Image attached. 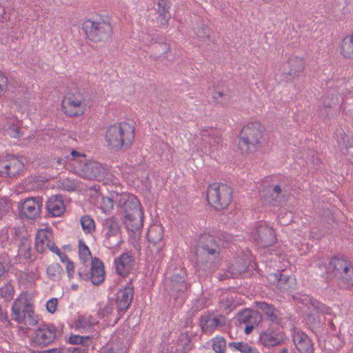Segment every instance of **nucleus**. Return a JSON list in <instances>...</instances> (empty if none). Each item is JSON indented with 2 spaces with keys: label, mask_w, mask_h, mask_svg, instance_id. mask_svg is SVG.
<instances>
[{
  "label": "nucleus",
  "mask_w": 353,
  "mask_h": 353,
  "mask_svg": "<svg viewBox=\"0 0 353 353\" xmlns=\"http://www.w3.org/2000/svg\"><path fill=\"white\" fill-rule=\"evenodd\" d=\"M319 269L317 274L325 276L327 279H334L341 288L348 289L353 286V265L350 261L334 257L328 266L319 263Z\"/></svg>",
  "instance_id": "f257e3e1"
},
{
  "label": "nucleus",
  "mask_w": 353,
  "mask_h": 353,
  "mask_svg": "<svg viewBox=\"0 0 353 353\" xmlns=\"http://www.w3.org/2000/svg\"><path fill=\"white\" fill-rule=\"evenodd\" d=\"M134 139V128L128 123L121 122L107 128L105 139L107 145L116 151L127 150Z\"/></svg>",
  "instance_id": "f03ea898"
},
{
  "label": "nucleus",
  "mask_w": 353,
  "mask_h": 353,
  "mask_svg": "<svg viewBox=\"0 0 353 353\" xmlns=\"http://www.w3.org/2000/svg\"><path fill=\"white\" fill-rule=\"evenodd\" d=\"M119 207L129 230H139L143 223V212L139 199L132 194H123L119 201Z\"/></svg>",
  "instance_id": "7ed1b4c3"
},
{
  "label": "nucleus",
  "mask_w": 353,
  "mask_h": 353,
  "mask_svg": "<svg viewBox=\"0 0 353 353\" xmlns=\"http://www.w3.org/2000/svg\"><path fill=\"white\" fill-rule=\"evenodd\" d=\"M101 226L104 247L113 250L119 248L123 243L122 223L118 217L111 216L103 219Z\"/></svg>",
  "instance_id": "20e7f679"
},
{
  "label": "nucleus",
  "mask_w": 353,
  "mask_h": 353,
  "mask_svg": "<svg viewBox=\"0 0 353 353\" xmlns=\"http://www.w3.org/2000/svg\"><path fill=\"white\" fill-rule=\"evenodd\" d=\"M264 131L263 126L258 122H252L244 126L241 130L239 148L242 153L252 152L260 143Z\"/></svg>",
  "instance_id": "39448f33"
},
{
  "label": "nucleus",
  "mask_w": 353,
  "mask_h": 353,
  "mask_svg": "<svg viewBox=\"0 0 353 353\" xmlns=\"http://www.w3.org/2000/svg\"><path fill=\"white\" fill-rule=\"evenodd\" d=\"M82 30L87 38L93 42L105 41L112 33V27L110 21L102 19L85 20L82 25Z\"/></svg>",
  "instance_id": "423d86ee"
},
{
  "label": "nucleus",
  "mask_w": 353,
  "mask_h": 353,
  "mask_svg": "<svg viewBox=\"0 0 353 353\" xmlns=\"http://www.w3.org/2000/svg\"><path fill=\"white\" fill-rule=\"evenodd\" d=\"M12 316L18 323L26 325H35L39 322L38 316L35 314L32 305L26 296L14 300L12 305Z\"/></svg>",
  "instance_id": "0eeeda50"
},
{
  "label": "nucleus",
  "mask_w": 353,
  "mask_h": 353,
  "mask_svg": "<svg viewBox=\"0 0 353 353\" xmlns=\"http://www.w3.org/2000/svg\"><path fill=\"white\" fill-rule=\"evenodd\" d=\"M232 190L224 183H214L208 188L207 199L210 205L216 210L226 208L232 201Z\"/></svg>",
  "instance_id": "6e6552de"
},
{
  "label": "nucleus",
  "mask_w": 353,
  "mask_h": 353,
  "mask_svg": "<svg viewBox=\"0 0 353 353\" xmlns=\"http://www.w3.org/2000/svg\"><path fill=\"white\" fill-rule=\"evenodd\" d=\"M220 248L214 236L204 234L200 237L196 248L198 263H213L219 258Z\"/></svg>",
  "instance_id": "1a4fd4ad"
},
{
  "label": "nucleus",
  "mask_w": 353,
  "mask_h": 353,
  "mask_svg": "<svg viewBox=\"0 0 353 353\" xmlns=\"http://www.w3.org/2000/svg\"><path fill=\"white\" fill-rule=\"evenodd\" d=\"M86 105L87 96L80 91L68 93L62 100L63 111L70 117L82 115Z\"/></svg>",
  "instance_id": "9d476101"
},
{
  "label": "nucleus",
  "mask_w": 353,
  "mask_h": 353,
  "mask_svg": "<svg viewBox=\"0 0 353 353\" xmlns=\"http://www.w3.org/2000/svg\"><path fill=\"white\" fill-rule=\"evenodd\" d=\"M78 274L80 278L85 281H90L94 285H99L105 280V272L103 263L98 258L91 260L90 268L85 265L78 270Z\"/></svg>",
  "instance_id": "9b49d317"
},
{
  "label": "nucleus",
  "mask_w": 353,
  "mask_h": 353,
  "mask_svg": "<svg viewBox=\"0 0 353 353\" xmlns=\"http://www.w3.org/2000/svg\"><path fill=\"white\" fill-rule=\"evenodd\" d=\"M23 162L19 157L8 156L0 159V176L15 177L23 171Z\"/></svg>",
  "instance_id": "f8f14e48"
},
{
  "label": "nucleus",
  "mask_w": 353,
  "mask_h": 353,
  "mask_svg": "<svg viewBox=\"0 0 353 353\" xmlns=\"http://www.w3.org/2000/svg\"><path fill=\"white\" fill-rule=\"evenodd\" d=\"M253 239L259 247L266 248L272 245L276 242V235L272 228L261 222L256 227Z\"/></svg>",
  "instance_id": "ddd939ff"
},
{
  "label": "nucleus",
  "mask_w": 353,
  "mask_h": 353,
  "mask_svg": "<svg viewBox=\"0 0 353 353\" xmlns=\"http://www.w3.org/2000/svg\"><path fill=\"white\" fill-rule=\"evenodd\" d=\"M57 328L54 325H43L36 331L34 343L40 347L51 344L57 336Z\"/></svg>",
  "instance_id": "4468645a"
},
{
  "label": "nucleus",
  "mask_w": 353,
  "mask_h": 353,
  "mask_svg": "<svg viewBox=\"0 0 353 353\" xmlns=\"http://www.w3.org/2000/svg\"><path fill=\"white\" fill-rule=\"evenodd\" d=\"M134 296V288L126 286L121 288L116 294V305L119 318H121L128 310Z\"/></svg>",
  "instance_id": "2eb2a0df"
},
{
  "label": "nucleus",
  "mask_w": 353,
  "mask_h": 353,
  "mask_svg": "<svg viewBox=\"0 0 353 353\" xmlns=\"http://www.w3.org/2000/svg\"><path fill=\"white\" fill-rule=\"evenodd\" d=\"M163 236V230L159 225L150 227L147 234L148 241L152 244V250L156 251V256L158 259H161L163 257L161 251L165 246Z\"/></svg>",
  "instance_id": "dca6fc26"
},
{
  "label": "nucleus",
  "mask_w": 353,
  "mask_h": 353,
  "mask_svg": "<svg viewBox=\"0 0 353 353\" xmlns=\"http://www.w3.org/2000/svg\"><path fill=\"white\" fill-rule=\"evenodd\" d=\"M225 324V318L222 315H215L212 313L203 314L200 317L199 326L203 332H212Z\"/></svg>",
  "instance_id": "f3484780"
},
{
  "label": "nucleus",
  "mask_w": 353,
  "mask_h": 353,
  "mask_svg": "<svg viewBox=\"0 0 353 353\" xmlns=\"http://www.w3.org/2000/svg\"><path fill=\"white\" fill-rule=\"evenodd\" d=\"M268 191L270 194L265 199L273 205L285 202L290 194V188L283 183L270 186Z\"/></svg>",
  "instance_id": "a211bd4d"
},
{
  "label": "nucleus",
  "mask_w": 353,
  "mask_h": 353,
  "mask_svg": "<svg viewBox=\"0 0 353 353\" xmlns=\"http://www.w3.org/2000/svg\"><path fill=\"white\" fill-rule=\"evenodd\" d=\"M292 340L300 353H314V344L310 338L303 332L294 330Z\"/></svg>",
  "instance_id": "6ab92c4d"
},
{
  "label": "nucleus",
  "mask_w": 353,
  "mask_h": 353,
  "mask_svg": "<svg viewBox=\"0 0 353 353\" xmlns=\"http://www.w3.org/2000/svg\"><path fill=\"white\" fill-rule=\"evenodd\" d=\"M106 168L97 161H91L85 163L81 172L82 175L88 179L101 180L105 177Z\"/></svg>",
  "instance_id": "aec40b11"
},
{
  "label": "nucleus",
  "mask_w": 353,
  "mask_h": 353,
  "mask_svg": "<svg viewBox=\"0 0 353 353\" xmlns=\"http://www.w3.org/2000/svg\"><path fill=\"white\" fill-rule=\"evenodd\" d=\"M41 206L42 202L39 197L28 198L23 201L21 212L28 219H34L39 215Z\"/></svg>",
  "instance_id": "412c9836"
},
{
  "label": "nucleus",
  "mask_w": 353,
  "mask_h": 353,
  "mask_svg": "<svg viewBox=\"0 0 353 353\" xmlns=\"http://www.w3.org/2000/svg\"><path fill=\"white\" fill-rule=\"evenodd\" d=\"M196 145L198 148H202L205 144H210L211 140L219 143L221 138L218 136V132L212 128H203L199 132L196 134Z\"/></svg>",
  "instance_id": "4be33fe9"
},
{
  "label": "nucleus",
  "mask_w": 353,
  "mask_h": 353,
  "mask_svg": "<svg viewBox=\"0 0 353 353\" xmlns=\"http://www.w3.org/2000/svg\"><path fill=\"white\" fill-rule=\"evenodd\" d=\"M46 209L52 216H61L65 211L63 196L59 194L51 196L46 203Z\"/></svg>",
  "instance_id": "5701e85b"
},
{
  "label": "nucleus",
  "mask_w": 353,
  "mask_h": 353,
  "mask_svg": "<svg viewBox=\"0 0 353 353\" xmlns=\"http://www.w3.org/2000/svg\"><path fill=\"white\" fill-rule=\"evenodd\" d=\"M133 256L128 252L123 253L115 259V268L118 274L125 276L129 274L132 268Z\"/></svg>",
  "instance_id": "b1692460"
},
{
  "label": "nucleus",
  "mask_w": 353,
  "mask_h": 353,
  "mask_svg": "<svg viewBox=\"0 0 353 353\" xmlns=\"http://www.w3.org/2000/svg\"><path fill=\"white\" fill-rule=\"evenodd\" d=\"M289 71L285 77L288 81H290L300 76L304 70L305 62L302 58L297 57H291L288 60Z\"/></svg>",
  "instance_id": "393cba45"
},
{
  "label": "nucleus",
  "mask_w": 353,
  "mask_h": 353,
  "mask_svg": "<svg viewBox=\"0 0 353 353\" xmlns=\"http://www.w3.org/2000/svg\"><path fill=\"white\" fill-rule=\"evenodd\" d=\"M256 307L265 316L268 321L275 323L281 321V313L275 307L264 301L256 302Z\"/></svg>",
  "instance_id": "a878e982"
},
{
  "label": "nucleus",
  "mask_w": 353,
  "mask_h": 353,
  "mask_svg": "<svg viewBox=\"0 0 353 353\" xmlns=\"http://www.w3.org/2000/svg\"><path fill=\"white\" fill-rule=\"evenodd\" d=\"M259 339L265 346H276L283 341L284 336L282 332L267 330L260 334Z\"/></svg>",
  "instance_id": "bb28decb"
},
{
  "label": "nucleus",
  "mask_w": 353,
  "mask_h": 353,
  "mask_svg": "<svg viewBox=\"0 0 353 353\" xmlns=\"http://www.w3.org/2000/svg\"><path fill=\"white\" fill-rule=\"evenodd\" d=\"M116 337L120 343V347H112L108 349L106 353H125V350L130 346L131 336L128 331H118Z\"/></svg>",
  "instance_id": "cd10ccee"
},
{
  "label": "nucleus",
  "mask_w": 353,
  "mask_h": 353,
  "mask_svg": "<svg viewBox=\"0 0 353 353\" xmlns=\"http://www.w3.org/2000/svg\"><path fill=\"white\" fill-rule=\"evenodd\" d=\"M185 273L174 274L166 281L165 285L170 288V290L176 292L185 291L188 285L185 281Z\"/></svg>",
  "instance_id": "c85d7f7f"
},
{
  "label": "nucleus",
  "mask_w": 353,
  "mask_h": 353,
  "mask_svg": "<svg viewBox=\"0 0 353 353\" xmlns=\"http://www.w3.org/2000/svg\"><path fill=\"white\" fill-rule=\"evenodd\" d=\"M52 238V234L48 228L41 229L38 230L35 238V248L39 253H43L46 251L48 242Z\"/></svg>",
  "instance_id": "c756f323"
},
{
  "label": "nucleus",
  "mask_w": 353,
  "mask_h": 353,
  "mask_svg": "<svg viewBox=\"0 0 353 353\" xmlns=\"http://www.w3.org/2000/svg\"><path fill=\"white\" fill-rule=\"evenodd\" d=\"M150 44L153 46V50L155 51L157 57H161L166 55L168 52L170 50V46L166 42L163 41V39L157 34L152 35L150 40Z\"/></svg>",
  "instance_id": "7c9ffc66"
},
{
  "label": "nucleus",
  "mask_w": 353,
  "mask_h": 353,
  "mask_svg": "<svg viewBox=\"0 0 353 353\" xmlns=\"http://www.w3.org/2000/svg\"><path fill=\"white\" fill-rule=\"evenodd\" d=\"M340 52L344 58L353 59V33L347 34L342 40Z\"/></svg>",
  "instance_id": "2f4dec72"
},
{
  "label": "nucleus",
  "mask_w": 353,
  "mask_h": 353,
  "mask_svg": "<svg viewBox=\"0 0 353 353\" xmlns=\"http://www.w3.org/2000/svg\"><path fill=\"white\" fill-rule=\"evenodd\" d=\"M57 187L63 191L74 192L79 188V183L69 177H62L57 181Z\"/></svg>",
  "instance_id": "473e14b6"
},
{
  "label": "nucleus",
  "mask_w": 353,
  "mask_h": 353,
  "mask_svg": "<svg viewBox=\"0 0 353 353\" xmlns=\"http://www.w3.org/2000/svg\"><path fill=\"white\" fill-rule=\"evenodd\" d=\"M158 7L159 17L157 21L161 26H167L169 19V17L167 14L170 8L168 3L166 0H159Z\"/></svg>",
  "instance_id": "72a5a7b5"
},
{
  "label": "nucleus",
  "mask_w": 353,
  "mask_h": 353,
  "mask_svg": "<svg viewBox=\"0 0 353 353\" xmlns=\"http://www.w3.org/2000/svg\"><path fill=\"white\" fill-rule=\"evenodd\" d=\"M279 278L276 287L281 291H291L294 289L295 278L294 276L281 274Z\"/></svg>",
  "instance_id": "f704fd0d"
},
{
  "label": "nucleus",
  "mask_w": 353,
  "mask_h": 353,
  "mask_svg": "<svg viewBox=\"0 0 353 353\" xmlns=\"http://www.w3.org/2000/svg\"><path fill=\"white\" fill-rule=\"evenodd\" d=\"M18 255L26 260L31 259V241L29 238L22 239L18 246Z\"/></svg>",
  "instance_id": "c9c22d12"
},
{
  "label": "nucleus",
  "mask_w": 353,
  "mask_h": 353,
  "mask_svg": "<svg viewBox=\"0 0 353 353\" xmlns=\"http://www.w3.org/2000/svg\"><path fill=\"white\" fill-rule=\"evenodd\" d=\"M213 99L214 101L223 105L228 106L232 103V95L230 92H221V91H214L213 92Z\"/></svg>",
  "instance_id": "e433bc0d"
},
{
  "label": "nucleus",
  "mask_w": 353,
  "mask_h": 353,
  "mask_svg": "<svg viewBox=\"0 0 353 353\" xmlns=\"http://www.w3.org/2000/svg\"><path fill=\"white\" fill-rule=\"evenodd\" d=\"M238 319L241 323L248 324L253 321L259 322L261 317L256 312L244 311L239 314Z\"/></svg>",
  "instance_id": "4c0bfd02"
},
{
  "label": "nucleus",
  "mask_w": 353,
  "mask_h": 353,
  "mask_svg": "<svg viewBox=\"0 0 353 353\" xmlns=\"http://www.w3.org/2000/svg\"><path fill=\"white\" fill-rule=\"evenodd\" d=\"M247 268V263L245 262L242 264H233L228 268V270L225 273V276L227 278L236 277L241 273L245 272Z\"/></svg>",
  "instance_id": "58836bf2"
},
{
  "label": "nucleus",
  "mask_w": 353,
  "mask_h": 353,
  "mask_svg": "<svg viewBox=\"0 0 353 353\" xmlns=\"http://www.w3.org/2000/svg\"><path fill=\"white\" fill-rule=\"evenodd\" d=\"M229 346L236 348L242 353H260L256 347L243 342H230Z\"/></svg>",
  "instance_id": "ea45409f"
},
{
  "label": "nucleus",
  "mask_w": 353,
  "mask_h": 353,
  "mask_svg": "<svg viewBox=\"0 0 353 353\" xmlns=\"http://www.w3.org/2000/svg\"><path fill=\"white\" fill-rule=\"evenodd\" d=\"M62 271V268L58 263H53L46 269L48 277L53 281H57L59 279Z\"/></svg>",
  "instance_id": "a19ab883"
},
{
  "label": "nucleus",
  "mask_w": 353,
  "mask_h": 353,
  "mask_svg": "<svg viewBox=\"0 0 353 353\" xmlns=\"http://www.w3.org/2000/svg\"><path fill=\"white\" fill-rule=\"evenodd\" d=\"M81 225L84 232L91 234L95 230L94 220L88 215H84L81 219Z\"/></svg>",
  "instance_id": "79ce46f5"
},
{
  "label": "nucleus",
  "mask_w": 353,
  "mask_h": 353,
  "mask_svg": "<svg viewBox=\"0 0 353 353\" xmlns=\"http://www.w3.org/2000/svg\"><path fill=\"white\" fill-rule=\"evenodd\" d=\"M14 294V288L10 283H6L0 288V296L5 301L12 299Z\"/></svg>",
  "instance_id": "37998d69"
},
{
  "label": "nucleus",
  "mask_w": 353,
  "mask_h": 353,
  "mask_svg": "<svg viewBox=\"0 0 353 353\" xmlns=\"http://www.w3.org/2000/svg\"><path fill=\"white\" fill-rule=\"evenodd\" d=\"M69 342L72 344L82 345L85 347L90 345L92 339L89 336L71 335L69 338Z\"/></svg>",
  "instance_id": "c03bdc74"
},
{
  "label": "nucleus",
  "mask_w": 353,
  "mask_h": 353,
  "mask_svg": "<svg viewBox=\"0 0 353 353\" xmlns=\"http://www.w3.org/2000/svg\"><path fill=\"white\" fill-rule=\"evenodd\" d=\"M79 257L83 261V263L92 259L91 252L89 248L82 241H79Z\"/></svg>",
  "instance_id": "a18cd8bd"
},
{
  "label": "nucleus",
  "mask_w": 353,
  "mask_h": 353,
  "mask_svg": "<svg viewBox=\"0 0 353 353\" xmlns=\"http://www.w3.org/2000/svg\"><path fill=\"white\" fill-rule=\"evenodd\" d=\"M8 232L11 236L10 239L12 241H19V243H21L22 239L28 238V236L25 234V233H26L25 230L22 228H11L9 229Z\"/></svg>",
  "instance_id": "49530a36"
},
{
  "label": "nucleus",
  "mask_w": 353,
  "mask_h": 353,
  "mask_svg": "<svg viewBox=\"0 0 353 353\" xmlns=\"http://www.w3.org/2000/svg\"><path fill=\"white\" fill-rule=\"evenodd\" d=\"M212 348L216 353H224L226 343L223 337H216L212 340Z\"/></svg>",
  "instance_id": "de8ad7c7"
},
{
  "label": "nucleus",
  "mask_w": 353,
  "mask_h": 353,
  "mask_svg": "<svg viewBox=\"0 0 353 353\" xmlns=\"http://www.w3.org/2000/svg\"><path fill=\"white\" fill-rule=\"evenodd\" d=\"M114 207L113 200L110 197H103L101 202V209L103 212H110Z\"/></svg>",
  "instance_id": "09e8293b"
},
{
  "label": "nucleus",
  "mask_w": 353,
  "mask_h": 353,
  "mask_svg": "<svg viewBox=\"0 0 353 353\" xmlns=\"http://www.w3.org/2000/svg\"><path fill=\"white\" fill-rule=\"evenodd\" d=\"M310 303L312 306L318 312L321 313H329L330 308L327 307L325 304L321 303L320 301L314 299L312 298H310Z\"/></svg>",
  "instance_id": "8fccbe9b"
},
{
  "label": "nucleus",
  "mask_w": 353,
  "mask_h": 353,
  "mask_svg": "<svg viewBox=\"0 0 353 353\" xmlns=\"http://www.w3.org/2000/svg\"><path fill=\"white\" fill-rule=\"evenodd\" d=\"M92 325L90 316H81L76 321V325L79 328H88Z\"/></svg>",
  "instance_id": "3c124183"
},
{
  "label": "nucleus",
  "mask_w": 353,
  "mask_h": 353,
  "mask_svg": "<svg viewBox=\"0 0 353 353\" xmlns=\"http://www.w3.org/2000/svg\"><path fill=\"white\" fill-rule=\"evenodd\" d=\"M11 208V204L8 199H0V219H1Z\"/></svg>",
  "instance_id": "603ef678"
},
{
  "label": "nucleus",
  "mask_w": 353,
  "mask_h": 353,
  "mask_svg": "<svg viewBox=\"0 0 353 353\" xmlns=\"http://www.w3.org/2000/svg\"><path fill=\"white\" fill-rule=\"evenodd\" d=\"M114 310V305L112 303H107L103 307H101L99 310V315L101 318L109 316Z\"/></svg>",
  "instance_id": "864d4df0"
},
{
  "label": "nucleus",
  "mask_w": 353,
  "mask_h": 353,
  "mask_svg": "<svg viewBox=\"0 0 353 353\" xmlns=\"http://www.w3.org/2000/svg\"><path fill=\"white\" fill-rule=\"evenodd\" d=\"M7 134L11 137L18 138L21 136L19 128L14 124L8 125L5 127Z\"/></svg>",
  "instance_id": "5fc2aeb1"
},
{
  "label": "nucleus",
  "mask_w": 353,
  "mask_h": 353,
  "mask_svg": "<svg viewBox=\"0 0 353 353\" xmlns=\"http://www.w3.org/2000/svg\"><path fill=\"white\" fill-rule=\"evenodd\" d=\"M58 299L57 298H52L46 302V306L48 312L54 314L57 307Z\"/></svg>",
  "instance_id": "6e6d98bb"
},
{
  "label": "nucleus",
  "mask_w": 353,
  "mask_h": 353,
  "mask_svg": "<svg viewBox=\"0 0 353 353\" xmlns=\"http://www.w3.org/2000/svg\"><path fill=\"white\" fill-rule=\"evenodd\" d=\"M195 33L199 37L202 39H208L210 37L209 30L207 27H205L204 26L197 28L196 30H195Z\"/></svg>",
  "instance_id": "4d7b16f0"
},
{
  "label": "nucleus",
  "mask_w": 353,
  "mask_h": 353,
  "mask_svg": "<svg viewBox=\"0 0 353 353\" xmlns=\"http://www.w3.org/2000/svg\"><path fill=\"white\" fill-rule=\"evenodd\" d=\"M8 78L0 71V95L7 90Z\"/></svg>",
  "instance_id": "13d9d810"
},
{
  "label": "nucleus",
  "mask_w": 353,
  "mask_h": 353,
  "mask_svg": "<svg viewBox=\"0 0 353 353\" xmlns=\"http://www.w3.org/2000/svg\"><path fill=\"white\" fill-rule=\"evenodd\" d=\"M321 116L323 118L329 117L332 115V106L329 105H324L323 107L321 109Z\"/></svg>",
  "instance_id": "bf43d9fd"
},
{
  "label": "nucleus",
  "mask_w": 353,
  "mask_h": 353,
  "mask_svg": "<svg viewBox=\"0 0 353 353\" xmlns=\"http://www.w3.org/2000/svg\"><path fill=\"white\" fill-rule=\"evenodd\" d=\"M306 323L308 324V325H312L314 327H318L321 325V322L319 320H318L316 319V317H315L314 315L312 314H309L307 316V319H306Z\"/></svg>",
  "instance_id": "052dcab7"
},
{
  "label": "nucleus",
  "mask_w": 353,
  "mask_h": 353,
  "mask_svg": "<svg viewBox=\"0 0 353 353\" xmlns=\"http://www.w3.org/2000/svg\"><path fill=\"white\" fill-rule=\"evenodd\" d=\"M65 353H87V350L83 347H65Z\"/></svg>",
  "instance_id": "680f3d73"
},
{
  "label": "nucleus",
  "mask_w": 353,
  "mask_h": 353,
  "mask_svg": "<svg viewBox=\"0 0 353 353\" xmlns=\"http://www.w3.org/2000/svg\"><path fill=\"white\" fill-rule=\"evenodd\" d=\"M65 269H66V272H67L68 277L70 279L72 278L74 276V265L72 261H70V262H68L66 263Z\"/></svg>",
  "instance_id": "e2e57ef3"
},
{
  "label": "nucleus",
  "mask_w": 353,
  "mask_h": 353,
  "mask_svg": "<svg viewBox=\"0 0 353 353\" xmlns=\"http://www.w3.org/2000/svg\"><path fill=\"white\" fill-rule=\"evenodd\" d=\"M281 273L279 272L277 273L270 274L268 276V279L270 282H271L272 283H276V284H277L279 279H280L279 277H281Z\"/></svg>",
  "instance_id": "0e129e2a"
},
{
  "label": "nucleus",
  "mask_w": 353,
  "mask_h": 353,
  "mask_svg": "<svg viewBox=\"0 0 353 353\" xmlns=\"http://www.w3.org/2000/svg\"><path fill=\"white\" fill-rule=\"evenodd\" d=\"M259 322L253 321L251 323L245 324L244 332L246 334H249L253 330L255 326L258 325Z\"/></svg>",
  "instance_id": "69168bd1"
},
{
  "label": "nucleus",
  "mask_w": 353,
  "mask_h": 353,
  "mask_svg": "<svg viewBox=\"0 0 353 353\" xmlns=\"http://www.w3.org/2000/svg\"><path fill=\"white\" fill-rule=\"evenodd\" d=\"M39 353H65V347L52 348L39 352Z\"/></svg>",
  "instance_id": "338daca9"
},
{
  "label": "nucleus",
  "mask_w": 353,
  "mask_h": 353,
  "mask_svg": "<svg viewBox=\"0 0 353 353\" xmlns=\"http://www.w3.org/2000/svg\"><path fill=\"white\" fill-rule=\"evenodd\" d=\"M46 248H48L50 251L55 254H57L60 252V249L54 244L52 240L48 242Z\"/></svg>",
  "instance_id": "774afa93"
}]
</instances>
